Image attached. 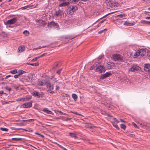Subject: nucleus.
<instances>
[{
  "label": "nucleus",
  "instance_id": "1",
  "mask_svg": "<svg viewBox=\"0 0 150 150\" xmlns=\"http://www.w3.org/2000/svg\"><path fill=\"white\" fill-rule=\"evenodd\" d=\"M78 8L76 6L71 5L69 6L67 10V13L68 14L71 15L78 10Z\"/></svg>",
  "mask_w": 150,
  "mask_h": 150
},
{
  "label": "nucleus",
  "instance_id": "2",
  "mask_svg": "<svg viewBox=\"0 0 150 150\" xmlns=\"http://www.w3.org/2000/svg\"><path fill=\"white\" fill-rule=\"evenodd\" d=\"M146 53V50L144 49H142L138 50L136 52L134 56L135 57H137L139 56L140 57H143L144 55Z\"/></svg>",
  "mask_w": 150,
  "mask_h": 150
},
{
  "label": "nucleus",
  "instance_id": "3",
  "mask_svg": "<svg viewBox=\"0 0 150 150\" xmlns=\"http://www.w3.org/2000/svg\"><path fill=\"white\" fill-rule=\"evenodd\" d=\"M95 71H96L102 73L104 72L105 71V69L104 67L100 65V63L99 62V65H98L97 67L95 69Z\"/></svg>",
  "mask_w": 150,
  "mask_h": 150
},
{
  "label": "nucleus",
  "instance_id": "4",
  "mask_svg": "<svg viewBox=\"0 0 150 150\" xmlns=\"http://www.w3.org/2000/svg\"><path fill=\"white\" fill-rule=\"evenodd\" d=\"M36 21L37 25H38L39 27H44L47 24V23L45 21L41 19H37Z\"/></svg>",
  "mask_w": 150,
  "mask_h": 150
},
{
  "label": "nucleus",
  "instance_id": "5",
  "mask_svg": "<svg viewBox=\"0 0 150 150\" xmlns=\"http://www.w3.org/2000/svg\"><path fill=\"white\" fill-rule=\"evenodd\" d=\"M18 20V18L15 17L8 20L5 22V24L6 25H8L12 24H15Z\"/></svg>",
  "mask_w": 150,
  "mask_h": 150
},
{
  "label": "nucleus",
  "instance_id": "6",
  "mask_svg": "<svg viewBox=\"0 0 150 150\" xmlns=\"http://www.w3.org/2000/svg\"><path fill=\"white\" fill-rule=\"evenodd\" d=\"M141 69V68L138 66L135 65H133L129 69V70L131 71L136 72Z\"/></svg>",
  "mask_w": 150,
  "mask_h": 150
},
{
  "label": "nucleus",
  "instance_id": "7",
  "mask_svg": "<svg viewBox=\"0 0 150 150\" xmlns=\"http://www.w3.org/2000/svg\"><path fill=\"white\" fill-rule=\"evenodd\" d=\"M113 59L116 61L117 60L120 62H122L123 60V58L122 57H121V56L119 54H114L112 56Z\"/></svg>",
  "mask_w": 150,
  "mask_h": 150
},
{
  "label": "nucleus",
  "instance_id": "8",
  "mask_svg": "<svg viewBox=\"0 0 150 150\" xmlns=\"http://www.w3.org/2000/svg\"><path fill=\"white\" fill-rule=\"evenodd\" d=\"M58 24L53 21L49 22L47 25L48 27L50 28L54 27L57 28L58 27Z\"/></svg>",
  "mask_w": 150,
  "mask_h": 150
},
{
  "label": "nucleus",
  "instance_id": "9",
  "mask_svg": "<svg viewBox=\"0 0 150 150\" xmlns=\"http://www.w3.org/2000/svg\"><path fill=\"white\" fill-rule=\"evenodd\" d=\"M46 86L49 88L48 91H51V90H53L54 89V85L53 84L51 85L50 83V81L48 80L46 81Z\"/></svg>",
  "mask_w": 150,
  "mask_h": 150
},
{
  "label": "nucleus",
  "instance_id": "10",
  "mask_svg": "<svg viewBox=\"0 0 150 150\" xmlns=\"http://www.w3.org/2000/svg\"><path fill=\"white\" fill-rule=\"evenodd\" d=\"M111 74H112L110 71L107 72L104 74L101 75V76L100 77V79H104L109 77Z\"/></svg>",
  "mask_w": 150,
  "mask_h": 150
},
{
  "label": "nucleus",
  "instance_id": "11",
  "mask_svg": "<svg viewBox=\"0 0 150 150\" xmlns=\"http://www.w3.org/2000/svg\"><path fill=\"white\" fill-rule=\"evenodd\" d=\"M144 69L146 72L150 73V64H145L144 66Z\"/></svg>",
  "mask_w": 150,
  "mask_h": 150
},
{
  "label": "nucleus",
  "instance_id": "12",
  "mask_svg": "<svg viewBox=\"0 0 150 150\" xmlns=\"http://www.w3.org/2000/svg\"><path fill=\"white\" fill-rule=\"evenodd\" d=\"M32 104L31 102H27L24 103L23 106H24L23 108H30L32 106Z\"/></svg>",
  "mask_w": 150,
  "mask_h": 150
},
{
  "label": "nucleus",
  "instance_id": "13",
  "mask_svg": "<svg viewBox=\"0 0 150 150\" xmlns=\"http://www.w3.org/2000/svg\"><path fill=\"white\" fill-rule=\"evenodd\" d=\"M32 95L35 97H37V98H39L41 97V94L37 91H34L32 93Z\"/></svg>",
  "mask_w": 150,
  "mask_h": 150
},
{
  "label": "nucleus",
  "instance_id": "14",
  "mask_svg": "<svg viewBox=\"0 0 150 150\" xmlns=\"http://www.w3.org/2000/svg\"><path fill=\"white\" fill-rule=\"evenodd\" d=\"M46 83V81H44L43 80H41L40 79H39L38 81V85L40 86H42L45 85Z\"/></svg>",
  "mask_w": 150,
  "mask_h": 150
},
{
  "label": "nucleus",
  "instance_id": "15",
  "mask_svg": "<svg viewBox=\"0 0 150 150\" xmlns=\"http://www.w3.org/2000/svg\"><path fill=\"white\" fill-rule=\"evenodd\" d=\"M108 3L112 8H114V7H115L116 3V2H115L111 0H110L109 2H108Z\"/></svg>",
  "mask_w": 150,
  "mask_h": 150
},
{
  "label": "nucleus",
  "instance_id": "16",
  "mask_svg": "<svg viewBox=\"0 0 150 150\" xmlns=\"http://www.w3.org/2000/svg\"><path fill=\"white\" fill-rule=\"evenodd\" d=\"M135 23L134 22L131 23L128 21H126L124 23V25L127 26H132L134 25Z\"/></svg>",
  "mask_w": 150,
  "mask_h": 150
},
{
  "label": "nucleus",
  "instance_id": "17",
  "mask_svg": "<svg viewBox=\"0 0 150 150\" xmlns=\"http://www.w3.org/2000/svg\"><path fill=\"white\" fill-rule=\"evenodd\" d=\"M62 12L60 10H59L58 11H56L54 14V16H56L57 17L59 16H62Z\"/></svg>",
  "mask_w": 150,
  "mask_h": 150
},
{
  "label": "nucleus",
  "instance_id": "18",
  "mask_svg": "<svg viewBox=\"0 0 150 150\" xmlns=\"http://www.w3.org/2000/svg\"><path fill=\"white\" fill-rule=\"evenodd\" d=\"M25 50V47L24 45H21L19 46L18 48V50L19 52H21L24 51Z\"/></svg>",
  "mask_w": 150,
  "mask_h": 150
},
{
  "label": "nucleus",
  "instance_id": "19",
  "mask_svg": "<svg viewBox=\"0 0 150 150\" xmlns=\"http://www.w3.org/2000/svg\"><path fill=\"white\" fill-rule=\"evenodd\" d=\"M69 136L73 138H74L75 139H77L78 137L76 136V134L72 132L69 133Z\"/></svg>",
  "mask_w": 150,
  "mask_h": 150
},
{
  "label": "nucleus",
  "instance_id": "20",
  "mask_svg": "<svg viewBox=\"0 0 150 150\" xmlns=\"http://www.w3.org/2000/svg\"><path fill=\"white\" fill-rule=\"evenodd\" d=\"M99 62H96L90 68V69L92 70L95 69V67L96 68L97 67L98 65H99Z\"/></svg>",
  "mask_w": 150,
  "mask_h": 150
},
{
  "label": "nucleus",
  "instance_id": "21",
  "mask_svg": "<svg viewBox=\"0 0 150 150\" xmlns=\"http://www.w3.org/2000/svg\"><path fill=\"white\" fill-rule=\"evenodd\" d=\"M110 63L108 64L107 67L108 68L112 69L115 66L114 64L112 62H110Z\"/></svg>",
  "mask_w": 150,
  "mask_h": 150
},
{
  "label": "nucleus",
  "instance_id": "22",
  "mask_svg": "<svg viewBox=\"0 0 150 150\" xmlns=\"http://www.w3.org/2000/svg\"><path fill=\"white\" fill-rule=\"evenodd\" d=\"M32 98L31 96H26L24 98H23V101H26L28 100H29L31 99Z\"/></svg>",
  "mask_w": 150,
  "mask_h": 150
},
{
  "label": "nucleus",
  "instance_id": "23",
  "mask_svg": "<svg viewBox=\"0 0 150 150\" xmlns=\"http://www.w3.org/2000/svg\"><path fill=\"white\" fill-rule=\"evenodd\" d=\"M69 3L72 4H76L80 0H68Z\"/></svg>",
  "mask_w": 150,
  "mask_h": 150
},
{
  "label": "nucleus",
  "instance_id": "24",
  "mask_svg": "<svg viewBox=\"0 0 150 150\" xmlns=\"http://www.w3.org/2000/svg\"><path fill=\"white\" fill-rule=\"evenodd\" d=\"M42 111L45 112L47 114H51L52 113L51 111L49 110L48 109L46 108H45Z\"/></svg>",
  "mask_w": 150,
  "mask_h": 150
},
{
  "label": "nucleus",
  "instance_id": "25",
  "mask_svg": "<svg viewBox=\"0 0 150 150\" xmlns=\"http://www.w3.org/2000/svg\"><path fill=\"white\" fill-rule=\"evenodd\" d=\"M69 4V2H63L62 3L60 4L59 6L60 7H62L68 5Z\"/></svg>",
  "mask_w": 150,
  "mask_h": 150
},
{
  "label": "nucleus",
  "instance_id": "26",
  "mask_svg": "<svg viewBox=\"0 0 150 150\" xmlns=\"http://www.w3.org/2000/svg\"><path fill=\"white\" fill-rule=\"evenodd\" d=\"M28 77L29 79L28 81H31L33 79V75L32 74H30L28 75Z\"/></svg>",
  "mask_w": 150,
  "mask_h": 150
},
{
  "label": "nucleus",
  "instance_id": "27",
  "mask_svg": "<svg viewBox=\"0 0 150 150\" xmlns=\"http://www.w3.org/2000/svg\"><path fill=\"white\" fill-rule=\"evenodd\" d=\"M112 125H113V126L114 127H115L117 130H119V129L120 128L118 127V126L117 123H116L114 122H112Z\"/></svg>",
  "mask_w": 150,
  "mask_h": 150
},
{
  "label": "nucleus",
  "instance_id": "28",
  "mask_svg": "<svg viewBox=\"0 0 150 150\" xmlns=\"http://www.w3.org/2000/svg\"><path fill=\"white\" fill-rule=\"evenodd\" d=\"M102 114L103 115H104L107 116L108 117H110L111 118L112 117V116L111 115H109V114H108L107 112H105V111L103 112H102Z\"/></svg>",
  "mask_w": 150,
  "mask_h": 150
},
{
  "label": "nucleus",
  "instance_id": "29",
  "mask_svg": "<svg viewBox=\"0 0 150 150\" xmlns=\"http://www.w3.org/2000/svg\"><path fill=\"white\" fill-rule=\"evenodd\" d=\"M18 74L20 76L21 75L24 74L26 73V72L23 70H19L18 71Z\"/></svg>",
  "mask_w": 150,
  "mask_h": 150
},
{
  "label": "nucleus",
  "instance_id": "30",
  "mask_svg": "<svg viewBox=\"0 0 150 150\" xmlns=\"http://www.w3.org/2000/svg\"><path fill=\"white\" fill-rule=\"evenodd\" d=\"M22 122H33L34 121V119H28L27 120H23L21 121Z\"/></svg>",
  "mask_w": 150,
  "mask_h": 150
},
{
  "label": "nucleus",
  "instance_id": "31",
  "mask_svg": "<svg viewBox=\"0 0 150 150\" xmlns=\"http://www.w3.org/2000/svg\"><path fill=\"white\" fill-rule=\"evenodd\" d=\"M72 96L73 98L74 99V100H76L77 99L78 97L76 94H73L72 95Z\"/></svg>",
  "mask_w": 150,
  "mask_h": 150
},
{
  "label": "nucleus",
  "instance_id": "32",
  "mask_svg": "<svg viewBox=\"0 0 150 150\" xmlns=\"http://www.w3.org/2000/svg\"><path fill=\"white\" fill-rule=\"evenodd\" d=\"M117 17H119L120 18H122L125 16V13H122L116 16Z\"/></svg>",
  "mask_w": 150,
  "mask_h": 150
},
{
  "label": "nucleus",
  "instance_id": "33",
  "mask_svg": "<svg viewBox=\"0 0 150 150\" xmlns=\"http://www.w3.org/2000/svg\"><path fill=\"white\" fill-rule=\"evenodd\" d=\"M10 72L12 74H14L18 73L17 70L16 69H14L10 71Z\"/></svg>",
  "mask_w": 150,
  "mask_h": 150
},
{
  "label": "nucleus",
  "instance_id": "34",
  "mask_svg": "<svg viewBox=\"0 0 150 150\" xmlns=\"http://www.w3.org/2000/svg\"><path fill=\"white\" fill-rule=\"evenodd\" d=\"M10 128L13 130H16V129H19V130H23L25 131H27V129H24L23 128H14L13 127H11Z\"/></svg>",
  "mask_w": 150,
  "mask_h": 150
},
{
  "label": "nucleus",
  "instance_id": "35",
  "mask_svg": "<svg viewBox=\"0 0 150 150\" xmlns=\"http://www.w3.org/2000/svg\"><path fill=\"white\" fill-rule=\"evenodd\" d=\"M120 127L121 129L125 130L126 128V126L125 125L121 124L120 125Z\"/></svg>",
  "mask_w": 150,
  "mask_h": 150
},
{
  "label": "nucleus",
  "instance_id": "36",
  "mask_svg": "<svg viewBox=\"0 0 150 150\" xmlns=\"http://www.w3.org/2000/svg\"><path fill=\"white\" fill-rule=\"evenodd\" d=\"M68 95L66 94L65 93H62L61 94V97L62 98H64L65 97H67L68 96Z\"/></svg>",
  "mask_w": 150,
  "mask_h": 150
},
{
  "label": "nucleus",
  "instance_id": "37",
  "mask_svg": "<svg viewBox=\"0 0 150 150\" xmlns=\"http://www.w3.org/2000/svg\"><path fill=\"white\" fill-rule=\"evenodd\" d=\"M141 23H142L147 24L149 25L150 21H146L145 20H142L141 21Z\"/></svg>",
  "mask_w": 150,
  "mask_h": 150
},
{
  "label": "nucleus",
  "instance_id": "38",
  "mask_svg": "<svg viewBox=\"0 0 150 150\" xmlns=\"http://www.w3.org/2000/svg\"><path fill=\"white\" fill-rule=\"evenodd\" d=\"M76 36H77L76 35H76H74V36L70 35V36H68V37L67 38L72 39L75 38V37H76Z\"/></svg>",
  "mask_w": 150,
  "mask_h": 150
},
{
  "label": "nucleus",
  "instance_id": "39",
  "mask_svg": "<svg viewBox=\"0 0 150 150\" xmlns=\"http://www.w3.org/2000/svg\"><path fill=\"white\" fill-rule=\"evenodd\" d=\"M0 129L2 131L7 132L8 131V129L6 128L0 127Z\"/></svg>",
  "mask_w": 150,
  "mask_h": 150
},
{
  "label": "nucleus",
  "instance_id": "40",
  "mask_svg": "<svg viewBox=\"0 0 150 150\" xmlns=\"http://www.w3.org/2000/svg\"><path fill=\"white\" fill-rule=\"evenodd\" d=\"M59 66V64L58 62H56L54 64V68L55 69Z\"/></svg>",
  "mask_w": 150,
  "mask_h": 150
},
{
  "label": "nucleus",
  "instance_id": "41",
  "mask_svg": "<svg viewBox=\"0 0 150 150\" xmlns=\"http://www.w3.org/2000/svg\"><path fill=\"white\" fill-rule=\"evenodd\" d=\"M13 140H15L16 141H20L21 140L22 138H13L11 139Z\"/></svg>",
  "mask_w": 150,
  "mask_h": 150
},
{
  "label": "nucleus",
  "instance_id": "42",
  "mask_svg": "<svg viewBox=\"0 0 150 150\" xmlns=\"http://www.w3.org/2000/svg\"><path fill=\"white\" fill-rule=\"evenodd\" d=\"M23 33L24 34H25V35L27 36V35H28L29 33L28 31H27V30H25V31H24L23 32Z\"/></svg>",
  "mask_w": 150,
  "mask_h": 150
},
{
  "label": "nucleus",
  "instance_id": "43",
  "mask_svg": "<svg viewBox=\"0 0 150 150\" xmlns=\"http://www.w3.org/2000/svg\"><path fill=\"white\" fill-rule=\"evenodd\" d=\"M30 64V65L37 66H38L39 63H31Z\"/></svg>",
  "mask_w": 150,
  "mask_h": 150
},
{
  "label": "nucleus",
  "instance_id": "44",
  "mask_svg": "<svg viewBox=\"0 0 150 150\" xmlns=\"http://www.w3.org/2000/svg\"><path fill=\"white\" fill-rule=\"evenodd\" d=\"M87 127L91 129H92L93 128L95 127L94 126H92L91 124H89L87 126Z\"/></svg>",
  "mask_w": 150,
  "mask_h": 150
},
{
  "label": "nucleus",
  "instance_id": "45",
  "mask_svg": "<svg viewBox=\"0 0 150 150\" xmlns=\"http://www.w3.org/2000/svg\"><path fill=\"white\" fill-rule=\"evenodd\" d=\"M58 112H59V114L61 115H67L66 114V113H63L61 111H58Z\"/></svg>",
  "mask_w": 150,
  "mask_h": 150
},
{
  "label": "nucleus",
  "instance_id": "46",
  "mask_svg": "<svg viewBox=\"0 0 150 150\" xmlns=\"http://www.w3.org/2000/svg\"><path fill=\"white\" fill-rule=\"evenodd\" d=\"M147 56L149 59L150 60V51L148 52L147 53Z\"/></svg>",
  "mask_w": 150,
  "mask_h": 150
},
{
  "label": "nucleus",
  "instance_id": "47",
  "mask_svg": "<svg viewBox=\"0 0 150 150\" xmlns=\"http://www.w3.org/2000/svg\"><path fill=\"white\" fill-rule=\"evenodd\" d=\"M6 89L8 91H10L11 90V88L7 86L6 87Z\"/></svg>",
  "mask_w": 150,
  "mask_h": 150
},
{
  "label": "nucleus",
  "instance_id": "48",
  "mask_svg": "<svg viewBox=\"0 0 150 150\" xmlns=\"http://www.w3.org/2000/svg\"><path fill=\"white\" fill-rule=\"evenodd\" d=\"M51 79H52V80L54 82H56L57 81L56 78H52Z\"/></svg>",
  "mask_w": 150,
  "mask_h": 150
},
{
  "label": "nucleus",
  "instance_id": "49",
  "mask_svg": "<svg viewBox=\"0 0 150 150\" xmlns=\"http://www.w3.org/2000/svg\"><path fill=\"white\" fill-rule=\"evenodd\" d=\"M107 8L108 9H111L112 8H111V7L110 6V5L108 4V3L107 4Z\"/></svg>",
  "mask_w": 150,
  "mask_h": 150
},
{
  "label": "nucleus",
  "instance_id": "50",
  "mask_svg": "<svg viewBox=\"0 0 150 150\" xmlns=\"http://www.w3.org/2000/svg\"><path fill=\"white\" fill-rule=\"evenodd\" d=\"M16 125L19 126H24V125L23 123H16Z\"/></svg>",
  "mask_w": 150,
  "mask_h": 150
},
{
  "label": "nucleus",
  "instance_id": "51",
  "mask_svg": "<svg viewBox=\"0 0 150 150\" xmlns=\"http://www.w3.org/2000/svg\"><path fill=\"white\" fill-rule=\"evenodd\" d=\"M38 59V58H37V57H35V58L33 59L32 60V62H34L36 61Z\"/></svg>",
  "mask_w": 150,
  "mask_h": 150
},
{
  "label": "nucleus",
  "instance_id": "52",
  "mask_svg": "<svg viewBox=\"0 0 150 150\" xmlns=\"http://www.w3.org/2000/svg\"><path fill=\"white\" fill-rule=\"evenodd\" d=\"M62 69H61L59 70H58V71H57V73L58 74H59L61 73V72L62 70Z\"/></svg>",
  "mask_w": 150,
  "mask_h": 150
},
{
  "label": "nucleus",
  "instance_id": "53",
  "mask_svg": "<svg viewBox=\"0 0 150 150\" xmlns=\"http://www.w3.org/2000/svg\"><path fill=\"white\" fill-rule=\"evenodd\" d=\"M19 75L18 74L15 75L14 76V77L15 79L17 78L19 76Z\"/></svg>",
  "mask_w": 150,
  "mask_h": 150
},
{
  "label": "nucleus",
  "instance_id": "54",
  "mask_svg": "<svg viewBox=\"0 0 150 150\" xmlns=\"http://www.w3.org/2000/svg\"><path fill=\"white\" fill-rule=\"evenodd\" d=\"M27 131L29 132H33V130L31 129H27Z\"/></svg>",
  "mask_w": 150,
  "mask_h": 150
},
{
  "label": "nucleus",
  "instance_id": "55",
  "mask_svg": "<svg viewBox=\"0 0 150 150\" xmlns=\"http://www.w3.org/2000/svg\"><path fill=\"white\" fill-rule=\"evenodd\" d=\"M35 134H36L38 135H39L41 137H44V136H43V135H41V134H40L39 133H38V132H35Z\"/></svg>",
  "mask_w": 150,
  "mask_h": 150
},
{
  "label": "nucleus",
  "instance_id": "56",
  "mask_svg": "<svg viewBox=\"0 0 150 150\" xmlns=\"http://www.w3.org/2000/svg\"><path fill=\"white\" fill-rule=\"evenodd\" d=\"M133 126L135 127V128H137V125L134 123L133 122L132 123Z\"/></svg>",
  "mask_w": 150,
  "mask_h": 150
},
{
  "label": "nucleus",
  "instance_id": "57",
  "mask_svg": "<svg viewBox=\"0 0 150 150\" xmlns=\"http://www.w3.org/2000/svg\"><path fill=\"white\" fill-rule=\"evenodd\" d=\"M47 92H49L51 94H53V93H55L54 91H52V90H51V91H48V90Z\"/></svg>",
  "mask_w": 150,
  "mask_h": 150
},
{
  "label": "nucleus",
  "instance_id": "58",
  "mask_svg": "<svg viewBox=\"0 0 150 150\" xmlns=\"http://www.w3.org/2000/svg\"><path fill=\"white\" fill-rule=\"evenodd\" d=\"M67 119V117H62V120L63 121H66V119Z\"/></svg>",
  "mask_w": 150,
  "mask_h": 150
},
{
  "label": "nucleus",
  "instance_id": "59",
  "mask_svg": "<svg viewBox=\"0 0 150 150\" xmlns=\"http://www.w3.org/2000/svg\"><path fill=\"white\" fill-rule=\"evenodd\" d=\"M59 89V86L56 85V90L58 91Z\"/></svg>",
  "mask_w": 150,
  "mask_h": 150
},
{
  "label": "nucleus",
  "instance_id": "60",
  "mask_svg": "<svg viewBox=\"0 0 150 150\" xmlns=\"http://www.w3.org/2000/svg\"><path fill=\"white\" fill-rule=\"evenodd\" d=\"M113 120H114L115 122H119V121H118V120L115 118H113Z\"/></svg>",
  "mask_w": 150,
  "mask_h": 150
},
{
  "label": "nucleus",
  "instance_id": "61",
  "mask_svg": "<svg viewBox=\"0 0 150 150\" xmlns=\"http://www.w3.org/2000/svg\"><path fill=\"white\" fill-rule=\"evenodd\" d=\"M110 14V13H108V14H107L106 15H105V16H103V17H102V18H100V19H102V18H105V17H106V16H107L108 15H109V14Z\"/></svg>",
  "mask_w": 150,
  "mask_h": 150
},
{
  "label": "nucleus",
  "instance_id": "62",
  "mask_svg": "<svg viewBox=\"0 0 150 150\" xmlns=\"http://www.w3.org/2000/svg\"><path fill=\"white\" fill-rule=\"evenodd\" d=\"M103 58V55H101L100 56L98 57V59H101L102 58Z\"/></svg>",
  "mask_w": 150,
  "mask_h": 150
},
{
  "label": "nucleus",
  "instance_id": "63",
  "mask_svg": "<svg viewBox=\"0 0 150 150\" xmlns=\"http://www.w3.org/2000/svg\"><path fill=\"white\" fill-rule=\"evenodd\" d=\"M71 112H72V113L76 115H78V112L76 111H74Z\"/></svg>",
  "mask_w": 150,
  "mask_h": 150
},
{
  "label": "nucleus",
  "instance_id": "64",
  "mask_svg": "<svg viewBox=\"0 0 150 150\" xmlns=\"http://www.w3.org/2000/svg\"><path fill=\"white\" fill-rule=\"evenodd\" d=\"M23 98H18V101H21V100H22L23 101Z\"/></svg>",
  "mask_w": 150,
  "mask_h": 150
}]
</instances>
